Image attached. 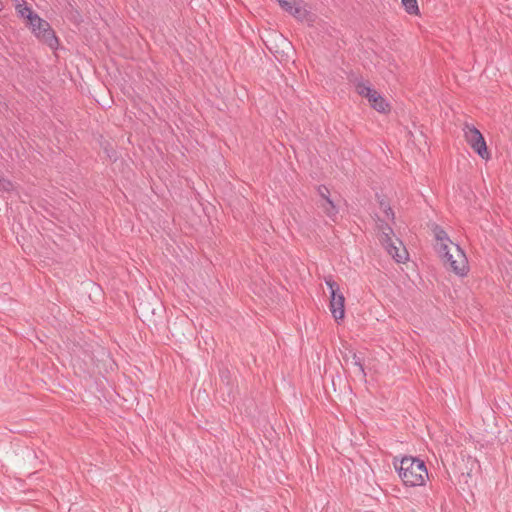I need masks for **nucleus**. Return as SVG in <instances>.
Instances as JSON below:
<instances>
[{
	"mask_svg": "<svg viewBox=\"0 0 512 512\" xmlns=\"http://www.w3.org/2000/svg\"><path fill=\"white\" fill-rule=\"evenodd\" d=\"M393 465L406 486H422L425 483V479L428 478L425 462L417 457L404 456L400 461H397L395 458Z\"/></svg>",
	"mask_w": 512,
	"mask_h": 512,
	"instance_id": "1",
	"label": "nucleus"
},
{
	"mask_svg": "<svg viewBox=\"0 0 512 512\" xmlns=\"http://www.w3.org/2000/svg\"><path fill=\"white\" fill-rule=\"evenodd\" d=\"M14 189L13 183L2 176H0V192H11Z\"/></svg>",
	"mask_w": 512,
	"mask_h": 512,
	"instance_id": "16",
	"label": "nucleus"
},
{
	"mask_svg": "<svg viewBox=\"0 0 512 512\" xmlns=\"http://www.w3.org/2000/svg\"><path fill=\"white\" fill-rule=\"evenodd\" d=\"M400 246H403L402 242L399 239H396Z\"/></svg>",
	"mask_w": 512,
	"mask_h": 512,
	"instance_id": "21",
	"label": "nucleus"
},
{
	"mask_svg": "<svg viewBox=\"0 0 512 512\" xmlns=\"http://www.w3.org/2000/svg\"><path fill=\"white\" fill-rule=\"evenodd\" d=\"M347 79L354 86L356 93L366 99L375 90L368 80H365L362 76H357L353 72L348 74Z\"/></svg>",
	"mask_w": 512,
	"mask_h": 512,
	"instance_id": "8",
	"label": "nucleus"
},
{
	"mask_svg": "<svg viewBox=\"0 0 512 512\" xmlns=\"http://www.w3.org/2000/svg\"><path fill=\"white\" fill-rule=\"evenodd\" d=\"M435 239L438 241L437 244H454L448 237L447 233L438 225L433 229Z\"/></svg>",
	"mask_w": 512,
	"mask_h": 512,
	"instance_id": "14",
	"label": "nucleus"
},
{
	"mask_svg": "<svg viewBox=\"0 0 512 512\" xmlns=\"http://www.w3.org/2000/svg\"><path fill=\"white\" fill-rule=\"evenodd\" d=\"M453 254H454V259H457V252L454 251Z\"/></svg>",
	"mask_w": 512,
	"mask_h": 512,
	"instance_id": "22",
	"label": "nucleus"
},
{
	"mask_svg": "<svg viewBox=\"0 0 512 512\" xmlns=\"http://www.w3.org/2000/svg\"><path fill=\"white\" fill-rule=\"evenodd\" d=\"M451 246L457 252V259H454V254L450 251L448 244H437L436 251L446 266L448 265L457 275L464 276L468 271L466 255L459 245L452 244Z\"/></svg>",
	"mask_w": 512,
	"mask_h": 512,
	"instance_id": "2",
	"label": "nucleus"
},
{
	"mask_svg": "<svg viewBox=\"0 0 512 512\" xmlns=\"http://www.w3.org/2000/svg\"><path fill=\"white\" fill-rule=\"evenodd\" d=\"M282 9L293 15L300 21L308 20L309 11L305 8L302 0H277Z\"/></svg>",
	"mask_w": 512,
	"mask_h": 512,
	"instance_id": "7",
	"label": "nucleus"
},
{
	"mask_svg": "<svg viewBox=\"0 0 512 512\" xmlns=\"http://www.w3.org/2000/svg\"><path fill=\"white\" fill-rule=\"evenodd\" d=\"M102 67L105 68L107 73L110 74V75L114 74V76H116V72H119V66H107V65H104Z\"/></svg>",
	"mask_w": 512,
	"mask_h": 512,
	"instance_id": "18",
	"label": "nucleus"
},
{
	"mask_svg": "<svg viewBox=\"0 0 512 512\" xmlns=\"http://www.w3.org/2000/svg\"><path fill=\"white\" fill-rule=\"evenodd\" d=\"M326 285L330 289L329 308L336 321L342 320L345 316V297L340 292L339 285L333 279H326Z\"/></svg>",
	"mask_w": 512,
	"mask_h": 512,
	"instance_id": "5",
	"label": "nucleus"
},
{
	"mask_svg": "<svg viewBox=\"0 0 512 512\" xmlns=\"http://www.w3.org/2000/svg\"><path fill=\"white\" fill-rule=\"evenodd\" d=\"M15 6H16V10H17L18 14L21 17L26 18L28 20V23L33 20L32 17L38 16L36 13H34L31 10L30 7H28L26 5V3H18Z\"/></svg>",
	"mask_w": 512,
	"mask_h": 512,
	"instance_id": "13",
	"label": "nucleus"
},
{
	"mask_svg": "<svg viewBox=\"0 0 512 512\" xmlns=\"http://www.w3.org/2000/svg\"><path fill=\"white\" fill-rule=\"evenodd\" d=\"M317 193L320 197L319 207L323 209L327 217L334 220L339 210L334 200L331 198L329 188L325 185H319L317 187Z\"/></svg>",
	"mask_w": 512,
	"mask_h": 512,
	"instance_id": "6",
	"label": "nucleus"
},
{
	"mask_svg": "<svg viewBox=\"0 0 512 512\" xmlns=\"http://www.w3.org/2000/svg\"><path fill=\"white\" fill-rule=\"evenodd\" d=\"M32 19L28 24L35 36L51 49H55L58 45V38L50 24L39 16H34Z\"/></svg>",
	"mask_w": 512,
	"mask_h": 512,
	"instance_id": "3",
	"label": "nucleus"
},
{
	"mask_svg": "<svg viewBox=\"0 0 512 512\" xmlns=\"http://www.w3.org/2000/svg\"><path fill=\"white\" fill-rule=\"evenodd\" d=\"M380 208L383 210V212L386 214L388 218H390L392 221L395 218L394 212L392 208L390 207L389 203H387L384 199H382L380 202Z\"/></svg>",
	"mask_w": 512,
	"mask_h": 512,
	"instance_id": "17",
	"label": "nucleus"
},
{
	"mask_svg": "<svg viewBox=\"0 0 512 512\" xmlns=\"http://www.w3.org/2000/svg\"><path fill=\"white\" fill-rule=\"evenodd\" d=\"M377 227L378 230L381 232L380 242L390 241V238L392 237V235H394L393 229L390 227V225L383 220H379Z\"/></svg>",
	"mask_w": 512,
	"mask_h": 512,
	"instance_id": "12",
	"label": "nucleus"
},
{
	"mask_svg": "<svg viewBox=\"0 0 512 512\" xmlns=\"http://www.w3.org/2000/svg\"><path fill=\"white\" fill-rule=\"evenodd\" d=\"M343 359L346 363H348V361L351 359V364H353V366H355L358 369V372H359L361 378L362 379L366 378V372L364 369L363 358L360 356V354H358L354 351H349V354L344 355Z\"/></svg>",
	"mask_w": 512,
	"mask_h": 512,
	"instance_id": "11",
	"label": "nucleus"
},
{
	"mask_svg": "<svg viewBox=\"0 0 512 512\" xmlns=\"http://www.w3.org/2000/svg\"><path fill=\"white\" fill-rule=\"evenodd\" d=\"M382 245L387 250L388 254L392 256V258L397 263H404L405 260L408 258V253L405 247L402 248V251L400 252V248L395 245V242L392 240V237L390 238V241L387 242H381Z\"/></svg>",
	"mask_w": 512,
	"mask_h": 512,
	"instance_id": "9",
	"label": "nucleus"
},
{
	"mask_svg": "<svg viewBox=\"0 0 512 512\" xmlns=\"http://www.w3.org/2000/svg\"><path fill=\"white\" fill-rule=\"evenodd\" d=\"M14 1H15L16 4H18V3H25L24 0H14Z\"/></svg>",
	"mask_w": 512,
	"mask_h": 512,
	"instance_id": "20",
	"label": "nucleus"
},
{
	"mask_svg": "<svg viewBox=\"0 0 512 512\" xmlns=\"http://www.w3.org/2000/svg\"><path fill=\"white\" fill-rule=\"evenodd\" d=\"M228 373H229V372H228L227 370H226V371H221V377H222V378H223V377H227V374H228Z\"/></svg>",
	"mask_w": 512,
	"mask_h": 512,
	"instance_id": "19",
	"label": "nucleus"
},
{
	"mask_svg": "<svg viewBox=\"0 0 512 512\" xmlns=\"http://www.w3.org/2000/svg\"><path fill=\"white\" fill-rule=\"evenodd\" d=\"M402 5L405 11L410 15H417L419 13L417 0H402Z\"/></svg>",
	"mask_w": 512,
	"mask_h": 512,
	"instance_id": "15",
	"label": "nucleus"
},
{
	"mask_svg": "<svg viewBox=\"0 0 512 512\" xmlns=\"http://www.w3.org/2000/svg\"><path fill=\"white\" fill-rule=\"evenodd\" d=\"M463 131L465 140L471 146V148L482 159L488 160L490 158V153L482 133L474 125H470L467 123L465 124Z\"/></svg>",
	"mask_w": 512,
	"mask_h": 512,
	"instance_id": "4",
	"label": "nucleus"
},
{
	"mask_svg": "<svg viewBox=\"0 0 512 512\" xmlns=\"http://www.w3.org/2000/svg\"><path fill=\"white\" fill-rule=\"evenodd\" d=\"M371 107L380 113H386L390 111V106L385 98L376 90L371 93V96L367 97Z\"/></svg>",
	"mask_w": 512,
	"mask_h": 512,
	"instance_id": "10",
	"label": "nucleus"
}]
</instances>
